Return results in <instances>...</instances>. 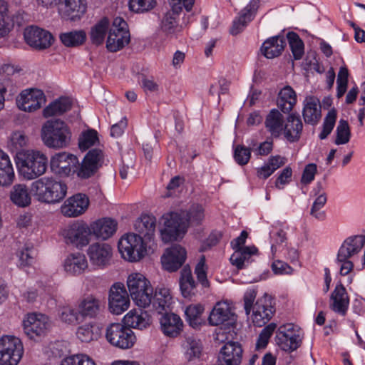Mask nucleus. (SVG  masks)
I'll list each match as a JSON object with an SVG mask.
<instances>
[{
    "instance_id": "423d86ee",
    "label": "nucleus",
    "mask_w": 365,
    "mask_h": 365,
    "mask_svg": "<svg viewBox=\"0 0 365 365\" xmlns=\"http://www.w3.org/2000/svg\"><path fill=\"white\" fill-rule=\"evenodd\" d=\"M365 245V235H357L347 237L340 246L337 256L336 262L341 264L340 274H348L354 267V263L351 258L357 255Z\"/></svg>"
},
{
    "instance_id": "20e7f679",
    "label": "nucleus",
    "mask_w": 365,
    "mask_h": 365,
    "mask_svg": "<svg viewBox=\"0 0 365 365\" xmlns=\"http://www.w3.org/2000/svg\"><path fill=\"white\" fill-rule=\"evenodd\" d=\"M71 138L70 127L61 120H49L42 126L41 139L44 145L49 148H66L71 145Z\"/></svg>"
},
{
    "instance_id": "603ef678",
    "label": "nucleus",
    "mask_w": 365,
    "mask_h": 365,
    "mask_svg": "<svg viewBox=\"0 0 365 365\" xmlns=\"http://www.w3.org/2000/svg\"><path fill=\"white\" fill-rule=\"evenodd\" d=\"M61 365H96V363L86 354H76L65 357Z\"/></svg>"
},
{
    "instance_id": "c03bdc74",
    "label": "nucleus",
    "mask_w": 365,
    "mask_h": 365,
    "mask_svg": "<svg viewBox=\"0 0 365 365\" xmlns=\"http://www.w3.org/2000/svg\"><path fill=\"white\" fill-rule=\"evenodd\" d=\"M195 287V282L192 276L191 270L188 267H185L180 278V288L182 297H190L195 294L192 291Z\"/></svg>"
},
{
    "instance_id": "c756f323",
    "label": "nucleus",
    "mask_w": 365,
    "mask_h": 365,
    "mask_svg": "<svg viewBox=\"0 0 365 365\" xmlns=\"http://www.w3.org/2000/svg\"><path fill=\"white\" fill-rule=\"evenodd\" d=\"M118 223L111 218H102L91 224L92 234L97 238L107 240L116 231Z\"/></svg>"
},
{
    "instance_id": "393cba45",
    "label": "nucleus",
    "mask_w": 365,
    "mask_h": 365,
    "mask_svg": "<svg viewBox=\"0 0 365 365\" xmlns=\"http://www.w3.org/2000/svg\"><path fill=\"white\" fill-rule=\"evenodd\" d=\"M287 45L286 38L283 35H277L266 39L260 51L267 58L272 59L280 56Z\"/></svg>"
},
{
    "instance_id": "bf43d9fd",
    "label": "nucleus",
    "mask_w": 365,
    "mask_h": 365,
    "mask_svg": "<svg viewBox=\"0 0 365 365\" xmlns=\"http://www.w3.org/2000/svg\"><path fill=\"white\" fill-rule=\"evenodd\" d=\"M277 328V324L270 323L261 331L257 343V349H264L267 346L269 340Z\"/></svg>"
},
{
    "instance_id": "f704fd0d",
    "label": "nucleus",
    "mask_w": 365,
    "mask_h": 365,
    "mask_svg": "<svg viewBox=\"0 0 365 365\" xmlns=\"http://www.w3.org/2000/svg\"><path fill=\"white\" fill-rule=\"evenodd\" d=\"M88 267L86 258L81 253L71 254L65 260L64 269L71 274H80Z\"/></svg>"
},
{
    "instance_id": "4c0bfd02",
    "label": "nucleus",
    "mask_w": 365,
    "mask_h": 365,
    "mask_svg": "<svg viewBox=\"0 0 365 365\" xmlns=\"http://www.w3.org/2000/svg\"><path fill=\"white\" fill-rule=\"evenodd\" d=\"M11 202L20 207H25L31 204V198L26 185L24 184L15 185L10 192Z\"/></svg>"
},
{
    "instance_id": "49530a36",
    "label": "nucleus",
    "mask_w": 365,
    "mask_h": 365,
    "mask_svg": "<svg viewBox=\"0 0 365 365\" xmlns=\"http://www.w3.org/2000/svg\"><path fill=\"white\" fill-rule=\"evenodd\" d=\"M185 356L188 361H192L200 357L202 351V345L199 340L193 336L186 338L183 344Z\"/></svg>"
},
{
    "instance_id": "0e129e2a",
    "label": "nucleus",
    "mask_w": 365,
    "mask_h": 365,
    "mask_svg": "<svg viewBox=\"0 0 365 365\" xmlns=\"http://www.w3.org/2000/svg\"><path fill=\"white\" fill-rule=\"evenodd\" d=\"M349 304V298H331L329 306L334 312L344 316Z\"/></svg>"
},
{
    "instance_id": "f257e3e1",
    "label": "nucleus",
    "mask_w": 365,
    "mask_h": 365,
    "mask_svg": "<svg viewBox=\"0 0 365 365\" xmlns=\"http://www.w3.org/2000/svg\"><path fill=\"white\" fill-rule=\"evenodd\" d=\"M156 219L150 215H142L134 224L137 233L123 236L118 247L122 257L129 262H137L147 253L148 242L154 239Z\"/></svg>"
},
{
    "instance_id": "ea45409f",
    "label": "nucleus",
    "mask_w": 365,
    "mask_h": 365,
    "mask_svg": "<svg viewBox=\"0 0 365 365\" xmlns=\"http://www.w3.org/2000/svg\"><path fill=\"white\" fill-rule=\"evenodd\" d=\"M109 26V19L103 17L91 28L90 38L93 44L99 46L103 43Z\"/></svg>"
},
{
    "instance_id": "f8f14e48",
    "label": "nucleus",
    "mask_w": 365,
    "mask_h": 365,
    "mask_svg": "<svg viewBox=\"0 0 365 365\" xmlns=\"http://www.w3.org/2000/svg\"><path fill=\"white\" fill-rule=\"evenodd\" d=\"M92 234L91 225L83 222H76L65 227L62 232L65 242L82 249L89 244Z\"/></svg>"
},
{
    "instance_id": "338daca9",
    "label": "nucleus",
    "mask_w": 365,
    "mask_h": 365,
    "mask_svg": "<svg viewBox=\"0 0 365 365\" xmlns=\"http://www.w3.org/2000/svg\"><path fill=\"white\" fill-rule=\"evenodd\" d=\"M317 173V166L315 163L307 164L302 173L301 183L304 185L310 184L314 180Z\"/></svg>"
},
{
    "instance_id": "39448f33",
    "label": "nucleus",
    "mask_w": 365,
    "mask_h": 365,
    "mask_svg": "<svg viewBox=\"0 0 365 365\" xmlns=\"http://www.w3.org/2000/svg\"><path fill=\"white\" fill-rule=\"evenodd\" d=\"M19 172L24 178L34 180L43 175L47 169L48 158L43 153L34 150H24L16 156Z\"/></svg>"
},
{
    "instance_id": "58836bf2",
    "label": "nucleus",
    "mask_w": 365,
    "mask_h": 365,
    "mask_svg": "<svg viewBox=\"0 0 365 365\" xmlns=\"http://www.w3.org/2000/svg\"><path fill=\"white\" fill-rule=\"evenodd\" d=\"M58 317L62 323L68 325H76L83 322L79 309L68 305L58 308Z\"/></svg>"
},
{
    "instance_id": "052dcab7",
    "label": "nucleus",
    "mask_w": 365,
    "mask_h": 365,
    "mask_svg": "<svg viewBox=\"0 0 365 365\" xmlns=\"http://www.w3.org/2000/svg\"><path fill=\"white\" fill-rule=\"evenodd\" d=\"M327 201V195L325 192L320 194L314 200L311 208L310 214L315 218L319 220L325 219V212H320L319 210L324 206Z\"/></svg>"
},
{
    "instance_id": "1a4fd4ad",
    "label": "nucleus",
    "mask_w": 365,
    "mask_h": 365,
    "mask_svg": "<svg viewBox=\"0 0 365 365\" xmlns=\"http://www.w3.org/2000/svg\"><path fill=\"white\" fill-rule=\"evenodd\" d=\"M24 354L21 339L12 335L0 338V365H18Z\"/></svg>"
},
{
    "instance_id": "5701e85b",
    "label": "nucleus",
    "mask_w": 365,
    "mask_h": 365,
    "mask_svg": "<svg viewBox=\"0 0 365 365\" xmlns=\"http://www.w3.org/2000/svg\"><path fill=\"white\" fill-rule=\"evenodd\" d=\"M233 315L232 303L230 300H223L215 305L210 313L208 322L212 326H218L230 320Z\"/></svg>"
},
{
    "instance_id": "c85d7f7f",
    "label": "nucleus",
    "mask_w": 365,
    "mask_h": 365,
    "mask_svg": "<svg viewBox=\"0 0 365 365\" xmlns=\"http://www.w3.org/2000/svg\"><path fill=\"white\" fill-rule=\"evenodd\" d=\"M172 13H164L160 19V31L168 38H177L182 31V26L180 24V19L174 17Z\"/></svg>"
},
{
    "instance_id": "13d9d810",
    "label": "nucleus",
    "mask_w": 365,
    "mask_h": 365,
    "mask_svg": "<svg viewBox=\"0 0 365 365\" xmlns=\"http://www.w3.org/2000/svg\"><path fill=\"white\" fill-rule=\"evenodd\" d=\"M156 0H129V8L136 13H144L153 9Z\"/></svg>"
},
{
    "instance_id": "473e14b6",
    "label": "nucleus",
    "mask_w": 365,
    "mask_h": 365,
    "mask_svg": "<svg viewBox=\"0 0 365 365\" xmlns=\"http://www.w3.org/2000/svg\"><path fill=\"white\" fill-rule=\"evenodd\" d=\"M82 319L96 318L103 311V305L98 298H83L78 304Z\"/></svg>"
},
{
    "instance_id": "6e6552de",
    "label": "nucleus",
    "mask_w": 365,
    "mask_h": 365,
    "mask_svg": "<svg viewBox=\"0 0 365 365\" xmlns=\"http://www.w3.org/2000/svg\"><path fill=\"white\" fill-rule=\"evenodd\" d=\"M303 338L304 332L301 328L289 323L279 327L275 341L281 349L292 352L301 346Z\"/></svg>"
},
{
    "instance_id": "f3484780",
    "label": "nucleus",
    "mask_w": 365,
    "mask_h": 365,
    "mask_svg": "<svg viewBox=\"0 0 365 365\" xmlns=\"http://www.w3.org/2000/svg\"><path fill=\"white\" fill-rule=\"evenodd\" d=\"M130 297H153V287L150 282L140 273H132L127 279Z\"/></svg>"
},
{
    "instance_id": "a18cd8bd",
    "label": "nucleus",
    "mask_w": 365,
    "mask_h": 365,
    "mask_svg": "<svg viewBox=\"0 0 365 365\" xmlns=\"http://www.w3.org/2000/svg\"><path fill=\"white\" fill-rule=\"evenodd\" d=\"M287 39L294 59H301L304 53V44L299 36L294 31H289L287 34Z\"/></svg>"
},
{
    "instance_id": "79ce46f5",
    "label": "nucleus",
    "mask_w": 365,
    "mask_h": 365,
    "mask_svg": "<svg viewBox=\"0 0 365 365\" xmlns=\"http://www.w3.org/2000/svg\"><path fill=\"white\" fill-rule=\"evenodd\" d=\"M86 11L85 0H66L65 13L71 21L79 19Z\"/></svg>"
},
{
    "instance_id": "3c124183",
    "label": "nucleus",
    "mask_w": 365,
    "mask_h": 365,
    "mask_svg": "<svg viewBox=\"0 0 365 365\" xmlns=\"http://www.w3.org/2000/svg\"><path fill=\"white\" fill-rule=\"evenodd\" d=\"M336 118L337 113L334 108L328 112L323 122L322 130L319 135L321 140L326 139L331 133L335 125Z\"/></svg>"
},
{
    "instance_id": "5fc2aeb1",
    "label": "nucleus",
    "mask_w": 365,
    "mask_h": 365,
    "mask_svg": "<svg viewBox=\"0 0 365 365\" xmlns=\"http://www.w3.org/2000/svg\"><path fill=\"white\" fill-rule=\"evenodd\" d=\"M251 152V148H247L243 145H237L234 146L233 158L238 165H245L250 160Z\"/></svg>"
},
{
    "instance_id": "de8ad7c7",
    "label": "nucleus",
    "mask_w": 365,
    "mask_h": 365,
    "mask_svg": "<svg viewBox=\"0 0 365 365\" xmlns=\"http://www.w3.org/2000/svg\"><path fill=\"white\" fill-rule=\"evenodd\" d=\"M130 298H108V309L113 315H120L130 307Z\"/></svg>"
},
{
    "instance_id": "412c9836",
    "label": "nucleus",
    "mask_w": 365,
    "mask_h": 365,
    "mask_svg": "<svg viewBox=\"0 0 365 365\" xmlns=\"http://www.w3.org/2000/svg\"><path fill=\"white\" fill-rule=\"evenodd\" d=\"M259 6V0H250L249 4L240 11L239 16L233 21L230 29L232 35L242 32L255 16Z\"/></svg>"
},
{
    "instance_id": "774afa93",
    "label": "nucleus",
    "mask_w": 365,
    "mask_h": 365,
    "mask_svg": "<svg viewBox=\"0 0 365 365\" xmlns=\"http://www.w3.org/2000/svg\"><path fill=\"white\" fill-rule=\"evenodd\" d=\"M292 175V168L289 166L284 168L275 181V186L278 189H283V186L288 184Z\"/></svg>"
},
{
    "instance_id": "9d476101",
    "label": "nucleus",
    "mask_w": 365,
    "mask_h": 365,
    "mask_svg": "<svg viewBox=\"0 0 365 365\" xmlns=\"http://www.w3.org/2000/svg\"><path fill=\"white\" fill-rule=\"evenodd\" d=\"M106 338L113 346L121 349L131 348L135 343L134 332L124 323H111L106 329Z\"/></svg>"
},
{
    "instance_id": "aec40b11",
    "label": "nucleus",
    "mask_w": 365,
    "mask_h": 365,
    "mask_svg": "<svg viewBox=\"0 0 365 365\" xmlns=\"http://www.w3.org/2000/svg\"><path fill=\"white\" fill-rule=\"evenodd\" d=\"M88 205V197L84 194L78 193L68 198L61 210L64 216L76 217L84 213Z\"/></svg>"
},
{
    "instance_id": "c9c22d12",
    "label": "nucleus",
    "mask_w": 365,
    "mask_h": 365,
    "mask_svg": "<svg viewBox=\"0 0 365 365\" xmlns=\"http://www.w3.org/2000/svg\"><path fill=\"white\" fill-rule=\"evenodd\" d=\"M319 101L313 97L307 98L304 101L302 115L306 123L316 125L321 118V110L318 108Z\"/></svg>"
},
{
    "instance_id": "bb28decb",
    "label": "nucleus",
    "mask_w": 365,
    "mask_h": 365,
    "mask_svg": "<svg viewBox=\"0 0 365 365\" xmlns=\"http://www.w3.org/2000/svg\"><path fill=\"white\" fill-rule=\"evenodd\" d=\"M303 124L300 116L296 113H291L287 118V122L284 123L282 133L289 143L297 142L302 133Z\"/></svg>"
},
{
    "instance_id": "9b49d317",
    "label": "nucleus",
    "mask_w": 365,
    "mask_h": 365,
    "mask_svg": "<svg viewBox=\"0 0 365 365\" xmlns=\"http://www.w3.org/2000/svg\"><path fill=\"white\" fill-rule=\"evenodd\" d=\"M130 32L128 24L122 18L117 17L113 20L106 41V48L110 52L121 50L130 42Z\"/></svg>"
},
{
    "instance_id": "a211bd4d",
    "label": "nucleus",
    "mask_w": 365,
    "mask_h": 365,
    "mask_svg": "<svg viewBox=\"0 0 365 365\" xmlns=\"http://www.w3.org/2000/svg\"><path fill=\"white\" fill-rule=\"evenodd\" d=\"M186 257L187 252L184 247L173 245L161 257L163 267L170 272H175L184 264Z\"/></svg>"
},
{
    "instance_id": "680f3d73",
    "label": "nucleus",
    "mask_w": 365,
    "mask_h": 365,
    "mask_svg": "<svg viewBox=\"0 0 365 365\" xmlns=\"http://www.w3.org/2000/svg\"><path fill=\"white\" fill-rule=\"evenodd\" d=\"M26 144V136L21 132L16 131L13 133L10 137L9 147L13 152H16L17 155L18 153H21L19 150L24 147Z\"/></svg>"
},
{
    "instance_id": "2eb2a0df",
    "label": "nucleus",
    "mask_w": 365,
    "mask_h": 365,
    "mask_svg": "<svg viewBox=\"0 0 365 365\" xmlns=\"http://www.w3.org/2000/svg\"><path fill=\"white\" fill-rule=\"evenodd\" d=\"M103 153L101 149L90 150L85 155L82 163H78L77 175L82 179H88L94 175L102 166Z\"/></svg>"
},
{
    "instance_id": "4d7b16f0",
    "label": "nucleus",
    "mask_w": 365,
    "mask_h": 365,
    "mask_svg": "<svg viewBox=\"0 0 365 365\" xmlns=\"http://www.w3.org/2000/svg\"><path fill=\"white\" fill-rule=\"evenodd\" d=\"M269 237L271 241V250L274 255V252H277L278 247L282 245L284 242H286V232L281 228H274L270 231Z\"/></svg>"
},
{
    "instance_id": "864d4df0",
    "label": "nucleus",
    "mask_w": 365,
    "mask_h": 365,
    "mask_svg": "<svg viewBox=\"0 0 365 365\" xmlns=\"http://www.w3.org/2000/svg\"><path fill=\"white\" fill-rule=\"evenodd\" d=\"M98 141V133L95 130H88L83 132L79 138L78 147L85 151L94 145Z\"/></svg>"
},
{
    "instance_id": "2f4dec72",
    "label": "nucleus",
    "mask_w": 365,
    "mask_h": 365,
    "mask_svg": "<svg viewBox=\"0 0 365 365\" xmlns=\"http://www.w3.org/2000/svg\"><path fill=\"white\" fill-rule=\"evenodd\" d=\"M15 179L13 165L9 155L0 149V185H11Z\"/></svg>"
},
{
    "instance_id": "6e6d98bb",
    "label": "nucleus",
    "mask_w": 365,
    "mask_h": 365,
    "mask_svg": "<svg viewBox=\"0 0 365 365\" xmlns=\"http://www.w3.org/2000/svg\"><path fill=\"white\" fill-rule=\"evenodd\" d=\"M203 311L204 307L200 304H192L185 308V314L191 326L194 327L200 324V316Z\"/></svg>"
},
{
    "instance_id": "e433bc0d",
    "label": "nucleus",
    "mask_w": 365,
    "mask_h": 365,
    "mask_svg": "<svg viewBox=\"0 0 365 365\" xmlns=\"http://www.w3.org/2000/svg\"><path fill=\"white\" fill-rule=\"evenodd\" d=\"M71 106L72 103L69 98L61 97L47 106L43 109V114L45 118L61 115L68 111Z\"/></svg>"
},
{
    "instance_id": "b1692460",
    "label": "nucleus",
    "mask_w": 365,
    "mask_h": 365,
    "mask_svg": "<svg viewBox=\"0 0 365 365\" xmlns=\"http://www.w3.org/2000/svg\"><path fill=\"white\" fill-rule=\"evenodd\" d=\"M87 254L94 265L105 266L112 256V247L107 243L96 242L91 245Z\"/></svg>"
},
{
    "instance_id": "69168bd1",
    "label": "nucleus",
    "mask_w": 365,
    "mask_h": 365,
    "mask_svg": "<svg viewBox=\"0 0 365 365\" xmlns=\"http://www.w3.org/2000/svg\"><path fill=\"white\" fill-rule=\"evenodd\" d=\"M173 298H153V309L152 312L158 314H163V312H167L170 310Z\"/></svg>"
},
{
    "instance_id": "f03ea898",
    "label": "nucleus",
    "mask_w": 365,
    "mask_h": 365,
    "mask_svg": "<svg viewBox=\"0 0 365 365\" xmlns=\"http://www.w3.org/2000/svg\"><path fill=\"white\" fill-rule=\"evenodd\" d=\"M205 218V210L200 204H192L181 214L171 212L165 217V227L161 230L162 240L166 243L183 237L190 225H199Z\"/></svg>"
},
{
    "instance_id": "dca6fc26",
    "label": "nucleus",
    "mask_w": 365,
    "mask_h": 365,
    "mask_svg": "<svg viewBox=\"0 0 365 365\" xmlns=\"http://www.w3.org/2000/svg\"><path fill=\"white\" fill-rule=\"evenodd\" d=\"M45 102V95L39 89L24 90L16 98L19 108L26 112H33L39 109Z\"/></svg>"
},
{
    "instance_id": "6ab92c4d",
    "label": "nucleus",
    "mask_w": 365,
    "mask_h": 365,
    "mask_svg": "<svg viewBox=\"0 0 365 365\" xmlns=\"http://www.w3.org/2000/svg\"><path fill=\"white\" fill-rule=\"evenodd\" d=\"M24 38L29 46L38 50L50 47L53 41V37L50 32L37 26L26 29Z\"/></svg>"
},
{
    "instance_id": "09e8293b",
    "label": "nucleus",
    "mask_w": 365,
    "mask_h": 365,
    "mask_svg": "<svg viewBox=\"0 0 365 365\" xmlns=\"http://www.w3.org/2000/svg\"><path fill=\"white\" fill-rule=\"evenodd\" d=\"M94 323H86L78 327L76 334L77 338L82 342L88 343L98 338V333L93 331Z\"/></svg>"
},
{
    "instance_id": "a19ab883",
    "label": "nucleus",
    "mask_w": 365,
    "mask_h": 365,
    "mask_svg": "<svg viewBox=\"0 0 365 365\" xmlns=\"http://www.w3.org/2000/svg\"><path fill=\"white\" fill-rule=\"evenodd\" d=\"M61 43L66 47H76L84 43L86 34L83 30H74L59 35Z\"/></svg>"
},
{
    "instance_id": "72a5a7b5",
    "label": "nucleus",
    "mask_w": 365,
    "mask_h": 365,
    "mask_svg": "<svg viewBox=\"0 0 365 365\" xmlns=\"http://www.w3.org/2000/svg\"><path fill=\"white\" fill-rule=\"evenodd\" d=\"M297 103V95L294 89L287 86L280 90L277 100V106L284 113H289Z\"/></svg>"
},
{
    "instance_id": "cd10ccee",
    "label": "nucleus",
    "mask_w": 365,
    "mask_h": 365,
    "mask_svg": "<svg viewBox=\"0 0 365 365\" xmlns=\"http://www.w3.org/2000/svg\"><path fill=\"white\" fill-rule=\"evenodd\" d=\"M161 330L168 336L175 337L182 329L183 323L180 317L173 313H165L160 319Z\"/></svg>"
},
{
    "instance_id": "e2e57ef3",
    "label": "nucleus",
    "mask_w": 365,
    "mask_h": 365,
    "mask_svg": "<svg viewBox=\"0 0 365 365\" xmlns=\"http://www.w3.org/2000/svg\"><path fill=\"white\" fill-rule=\"evenodd\" d=\"M34 250L33 247H25L18 253L19 264L21 267H27L32 264L34 261Z\"/></svg>"
},
{
    "instance_id": "4468645a",
    "label": "nucleus",
    "mask_w": 365,
    "mask_h": 365,
    "mask_svg": "<svg viewBox=\"0 0 365 365\" xmlns=\"http://www.w3.org/2000/svg\"><path fill=\"white\" fill-rule=\"evenodd\" d=\"M78 167V158L65 152L56 154L50 161L51 171L61 177H66L76 173Z\"/></svg>"
},
{
    "instance_id": "8fccbe9b",
    "label": "nucleus",
    "mask_w": 365,
    "mask_h": 365,
    "mask_svg": "<svg viewBox=\"0 0 365 365\" xmlns=\"http://www.w3.org/2000/svg\"><path fill=\"white\" fill-rule=\"evenodd\" d=\"M336 137L334 140L336 145L347 143L351 138V130L347 120L341 119L336 130Z\"/></svg>"
},
{
    "instance_id": "7c9ffc66",
    "label": "nucleus",
    "mask_w": 365,
    "mask_h": 365,
    "mask_svg": "<svg viewBox=\"0 0 365 365\" xmlns=\"http://www.w3.org/2000/svg\"><path fill=\"white\" fill-rule=\"evenodd\" d=\"M284 123L283 115L276 108L269 111L264 121L267 130L274 138H279L282 134Z\"/></svg>"
},
{
    "instance_id": "37998d69",
    "label": "nucleus",
    "mask_w": 365,
    "mask_h": 365,
    "mask_svg": "<svg viewBox=\"0 0 365 365\" xmlns=\"http://www.w3.org/2000/svg\"><path fill=\"white\" fill-rule=\"evenodd\" d=\"M14 21L9 15L7 4L0 1V38L6 36L14 27Z\"/></svg>"
},
{
    "instance_id": "0eeeda50",
    "label": "nucleus",
    "mask_w": 365,
    "mask_h": 365,
    "mask_svg": "<svg viewBox=\"0 0 365 365\" xmlns=\"http://www.w3.org/2000/svg\"><path fill=\"white\" fill-rule=\"evenodd\" d=\"M244 309L247 315L252 312V322L259 327L265 325L275 312L271 298H245Z\"/></svg>"
},
{
    "instance_id": "ddd939ff",
    "label": "nucleus",
    "mask_w": 365,
    "mask_h": 365,
    "mask_svg": "<svg viewBox=\"0 0 365 365\" xmlns=\"http://www.w3.org/2000/svg\"><path fill=\"white\" fill-rule=\"evenodd\" d=\"M24 333L31 339H37L44 336L51 327L48 316L41 313L33 312L28 314L23 321Z\"/></svg>"
},
{
    "instance_id": "a878e982",
    "label": "nucleus",
    "mask_w": 365,
    "mask_h": 365,
    "mask_svg": "<svg viewBox=\"0 0 365 365\" xmlns=\"http://www.w3.org/2000/svg\"><path fill=\"white\" fill-rule=\"evenodd\" d=\"M123 322L129 329L143 330L150 326L151 319L146 312L132 309L123 317Z\"/></svg>"
},
{
    "instance_id": "4be33fe9",
    "label": "nucleus",
    "mask_w": 365,
    "mask_h": 365,
    "mask_svg": "<svg viewBox=\"0 0 365 365\" xmlns=\"http://www.w3.org/2000/svg\"><path fill=\"white\" fill-rule=\"evenodd\" d=\"M242 349L237 342L229 341L220 349L218 362L223 365H240L242 361Z\"/></svg>"
},
{
    "instance_id": "7ed1b4c3",
    "label": "nucleus",
    "mask_w": 365,
    "mask_h": 365,
    "mask_svg": "<svg viewBox=\"0 0 365 365\" xmlns=\"http://www.w3.org/2000/svg\"><path fill=\"white\" fill-rule=\"evenodd\" d=\"M67 185L53 178L43 177L31 184V191L41 202L55 204L63 200L67 194Z\"/></svg>"
}]
</instances>
